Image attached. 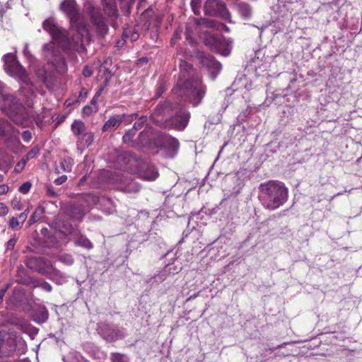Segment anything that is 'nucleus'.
<instances>
[{
    "label": "nucleus",
    "instance_id": "52",
    "mask_svg": "<svg viewBox=\"0 0 362 362\" xmlns=\"http://www.w3.org/2000/svg\"><path fill=\"white\" fill-rule=\"evenodd\" d=\"M37 310L40 314V317H48L49 313L47 309L42 305H37Z\"/></svg>",
    "mask_w": 362,
    "mask_h": 362
},
{
    "label": "nucleus",
    "instance_id": "39",
    "mask_svg": "<svg viewBox=\"0 0 362 362\" xmlns=\"http://www.w3.org/2000/svg\"><path fill=\"white\" fill-rule=\"evenodd\" d=\"M71 212L72 217L78 220H81L84 216L83 211L80 207H73Z\"/></svg>",
    "mask_w": 362,
    "mask_h": 362
},
{
    "label": "nucleus",
    "instance_id": "45",
    "mask_svg": "<svg viewBox=\"0 0 362 362\" xmlns=\"http://www.w3.org/2000/svg\"><path fill=\"white\" fill-rule=\"evenodd\" d=\"M28 159L25 157L23 158L21 160H20L15 166L14 170L17 173H21L24 168L26 163L28 162Z\"/></svg>",
    "mask_w": 362,
    "mask_h": 362
},
{
    "label": "nucleus",
    "instance_id": "23",
    "mask_svg": "<svg viewBox=\"0 0 362 362\" xmlns=\"http://www.w3.org/2000/svg\"><path fill=\"white\" fill-rule=\"evenodd\" d=\"M25 221V214H20L17 216H12L8 222V227L13 230L18 229L23 226Z\"/></svg>",
    "mask_w": 362,
    "mask_h": 362
},
{
    "label": "nucleus",
    "instance_id": "4",
    "mask_svg": "<svg viewBox=\"0 0 362 362\" xmlns=\"http://www.w3.org/2000/svg\"><path fill=\"white\" fill-rule=\"evenodd\" d=\"M24 263L33 272L40 274L49 275L52 280H54L53 276H61L60 272L53 267L51 262L43 257L27 256Z\"/></svg>",
    "mask_w": 362,
    "mask_h": 362
},
{
    "label": "nucleus",
    "instance_id": "35",
    "mask_svg": "<svg viewBox=\"0 0 362 362\" xmlns=\"http://www.w3.org/2000/svg\"><path fill=\"white\" fill-rule=\"evenodd\" d=\"M122 35L124 38H129L132 42L136 41L139 37L137 31L130 29L124 30Z\"/></svg>",
    "mask_w": 362,
    "mask_h": 362
},
{
    "label": "nucleus",
    "instance_id": "28",
    "mask_svg": "<svg viewBox=\"0 0 362 362\" xmlns=\"http://www.w3.org/2000/svg\"><path fill=\"white\" fill-rule=\"evenodd\" d=\"M45 214V208L42 206H38L31 215L29 219V225L31 226L37 222Z\"/></svg>",
    "mask_w": 362,
    "mask_h": 362
},
{
    "label": "nucleus",
    "instance_id": "58",
    "mask_svg": "<svg viewBox=\"0 0 362 362\" xmlns=\"http://www.w3.org/2000/svg\"><path fill=\"white\" fill-rule=\"evenodd\" d=\"M8 191V187L5 185H0V195L5 194Z\"/></svg>",
    "mask_w": 362,
    "mask_h": 362
},
{
    "label": "nucleus",
    "instance_id": "24",
    "mask_svg": "<svg viewBox=\"0 0 362 362\" xmlns=\"http://www.w3.org/2000/svg\"><path fill=\"white\" fill-rule=\"evenodd\" d=\"M71 131L78 139L86 133L85 124L81 120H74L71 124Z\"/></svg>",
    "mask_w": 362,
    "mask_h": 362
},
{
    "label": "nucleus",
    "instance_id": "12",
    "mask_svg": "<svg viewBox=\"0 0 362 362\" xmlns=\"http://www.w3.org/2000/svg\"><path fill=\"white\" fill-rule=\"evenodd\" d=\"M42 28L56 41L62 42L66 37V31L59 28L53 18H49L44 21Z\"/></svg>",
    "mask_w": 362,
    "mask_h": 362
},
{
    "label": "nucleus",
    "instance_id": "13",
    "mask_svg": "<svg viewBox=\"0 0 362 362\" xmlns=\"http://www.w3.org/2000/svg\"><path fill=\"white\" fill-rule=\"evenodd\" d=\"M9 323L15 325L17 329L28 334L34 339L38 333V329L30 325L25 318H11Z\"/></svg>",
    "mask_w": 362,
    "mask_h": 362
},
{
    "label": "nucleus",
    "instance_id": "25",
    "mask_svg": "<svg viewBox=\"0 0 362 362\" xmlns=\"http://www.w3.org/2000/svg\"><path fill=\"white\" fill-rule=\"evenodd\" d=\"M103 9L110 16H114L117 14V7L115 0H101Z\"/></svg>",
    "mask_w": 362,
    "mask_h": 362
},
{
    "label": "nucleus",
    "instance_id": "31",
    "mask_svg": "<svg viewBox=\"0 0 362 362\" xmlns=\"http://www.w3.org/2000/svg\"><path fill=\"white\" fill-rule=\"evenodd\" d=\"M142 177L146 180H155L158 177V173L154 168H150L142 175Z\"/></svg>",
    "mask_w": 362,
    "mask_h": 362
},
{
    "label": "nucleus",
    "instance_id": "27",
    "mask_svg": "<svg viewBox=\"0 0 362 362\" xmlns=\"http://www.w3.org/2000/svg\"><path fill=\"white\" fill-rule=\"evenodd\" d=\"M64 362H87L86 360L78 352L70 351L63 356Z\"/></svg>",
    "mask_w": 362,
    "mask_h": 362
},
{
    "label": "nucleus",
    "instance_id": "43",
    "mask_svg": "<svg viewBox=\"0 0 362 362\" xmlns=\"http://www.w3.org/2000/svg\"><path fill=\"white\" fill-rule=\"evenodd\" d=\"M136 134V132L135 130H134L133 129H129L124 136H123V141L124 143H129L130 141H132V139L133 137Z\"/></svg>",
    "mask_w": 362,
    "mask_h": 362
},
{
    "label": "nucleus",
    "instance_id": "7",
    "mask_svg": "<svg viewBox=\"0 0 362 362\" xmlns=\"http://www.w3.org/2000/svg\"><path fill=\"white\" fill-rule=\"evenodd\" d=\"M204 13L209 16H218L232 23L231 14L221 0H206L204 6Z\"/></svg>",
    "mask_w": 362,
    "mask_h": 362
},
{
    "label": "nucleus",
    "instance_id": "30",
    "mask_svg": "<svg viewBox=\"0 0 362 362\" xmlns=\"http://www.w3.org/2000/svg\"><path fill=\"white\" fill-rule=\"evenodd\" d=\"M209 27L216 28L218 30H224L226 33L230 32V28L223 23L218 22L216 21H210L209 22Z\"/></svg>",
    "mask_w": 362,
    "mask_h": 362
},
{
    "label": "nucleus",
    "instance_id": "5",
    "mask_svg": "<svg viewBox=\"0 0 362 362\" xmlns=\"http://www.w3.org/2000/svg\"><path fill=\"white\" fill-rule=\"evenodd\" d=\"M188 92V101L196 107L199 105L206 92V87L204 85L199 76L192 80H186L183 83V88L180 91Z\"/></svg>",
    "mask_w": 362,
    "mask_h": 362
},
{
    "label": "nucleus",
    "instance_id": "51",
    "mask_svg": "<svg viewBox=\"0 0 362 362\" xmlns=\"http://www.w3.org/2000/svg\"><path fill=\"white\" fill-rule=\"evenodd\" d=\"M8 211V207L5 204L0 202V217L7 215Z\"/></svg>",
    "mask_w": 362,
    "mask_h": 362
},
{
    "label": "nucleus",
    "instance_id": "59",
    "mask_svg": "<svg viewBox=\"0 0 362 362\" xmlns=\"http://www.w3.org/2000/svg\"><path fill=\"white\" fill-rule=\"evenodd\" d=\"M98 98L97 95H94L93 98H92V100H90V104L93 105L94 106V107H98V105H97V103H98Z\"/></svg>",
    "mask_w": 362,
    "mask_h": 362
},
{
    "label": "nucleus",
    "instance_id": "10",
    "mask_svg": "<svg viewBox=\"0 0 362 362\" xmlns=\"http://www.w3.org/2000/svg\"><path fill=\"white\" fill-rule=\"evenodd\" d=\"M189 118V112L181 109L176 112L175 116L168 119L165 127L177 131H183L187 126Z\"/></svg>",
    "mask_w": 362,
    "mask_h": 362
},
{
    "label": "nucleus",
    "instance_id": "40",
    "mask_svg": "<svg viewBox=\"0 0 362 362\" xmlns=\"http://www.w3.org/2000/svg\"><path fill=\"white\" fill-rule=\"evenodd\" d=\"M40 147L38 146H35L31 148V150L27 153V155L25 157L28 160L32 159L40 153Z\"/></svg>",
    "mask_w": 362,
    "mask_h": 362
},
{
    "label": "nucleus",
    "instance_id": "6",
    "mask_svg": "<svg viewBox=\"0 0 362 362\" xmlns=\"http://www.w3.org/2000/svg\"><path fill=\"white\" fill-rule=\"evenodd\" d=\"M84 7L92 24L96 29L97 33L101 37H104L109 29L100 6L93 1L85 2Z\"/></svg>",
    "mask_w": 362,
    "mask_h": 362
},
{
    "label": "nucleus",
    "instance_id": "48",
    "mask_svg": "<svg viewBox=\"0 0 362 362\" xmlns=\"http://www.w3.org/2000/svg\"><path fill=\"white\" fill-rule=\"evenodd\" d=\"M88 96V90L85 88H82L79 92V95L78 99L76 100L77 103H80L81 100L86 98Z\"/></svg>",
    "mask_w": 362,
    "mask_h": 362
},
{
    "label": "nucleus",
    "instance_id": "53",
    "mask_svg": "<svg viewBox=\"0 0 362 362\" xmlns=\"http://www.w3.org/2000/svg\"><path fill=\"white\" fill-rule=\"evenodd\" d=\"M47 195L49 197H55L57 196L53 186L51 185L47 186Z\"/></svg>",
    "mask_w": 362,
    "mask_h": 362
},
{
    "label": "nucleus",
    "instance_id": "50",
    "mask_svg": "<svg viewBox=\"0 0 362 362\" xmlns=\"http://www.w3.org/2000/svg\"><path fill=\"white\" fill-rule=\"evenodd\" d=\"M11 205L14 209L21 210L22 209V203L18 198H14L11 202Z\"/></svg>",
    "mask_w": 362,
    "mask_h": 362
},
{
    "label": "nucleus",
    "instance_id": "33",
    "mask_svg": "<svg viewBox=\"0 0 362 362\" xmlns=\"http://www.w3.org/2000/svg\"><path fill=\"white\" fill-rule=\"evenodd\" d=\"M121 118V124L124 122L126 124H131L134 119H137L139 115L137 113H132L129 115L122 114L119 115Z\"/></svg>",
    "mask_w": 362,
    "mask_h": 362
},
{
    "label": "nucleus",
    "instance_id": "32",
    "mask_svg": "<svg viewBox=\"0 0 362 362\" xmlns=\"http://www.w3.org/2000/svg\"><path fill=\"white\" fill-rule=\"evenodd\" d=\"M76 244L78 246L85 247L86 249L93 248V245L92 243L85 236H81L76 242Z\"/></svg>",
    "mask_w": 362,
    "mask_h": 362
},
{
    "label": "nucleus",
    "instance_id": "1",
    "mask_svg": "<svg viewBox=\"0 0 362 362\" xmlns=\"http://www.w3.org/2000/svg\"><path fill=\"white\" fill-rule=\"evenodd\" d=\"M259 199L264 209L274 211L283 206L288 198V190L278 180H269L261 183Z\"/></svg>",
    "mask_w": 362,
    "mask_h": 362
},
{
    "label": "nucleus",
    "instance_id": "17",
    "mask_svg": "<svg viewBox=\"0 0 362 362\" xmlns=\"http://www.w3.org/2000/svg\"><path fill=\"white\" fill-rule=\"evenodd\" d=\"M27 87H21L20 92L24 96V103L28 107H32L33 105V100L36 97L34 90V85L31 81V84H26Z\"/></svg>",
    "mask_w": 362,
    "mask_h": 362
},
{
    "label": "nucleus",
    "instance_id": "19",
    "mask_svg": "<svg viewBox=\"0 0 362 362\" xmlns=\"http://www.w3.org/2000/svg\"><path fill=\"white\" fill-rule=\"evenodd\" d=\"M121 118L119 115L111 116L102 127L103 132H108L115 129L121 124Z\"/></svg>",
    "mask_w": 362,
    "mask_h": 362
},
{
    "label": "nucleus",
    "instance_id": "60",
    "mask_svg": "<svg viewBox=\"0 0 362 362\" xmlns=\"http://www.w3.org/2000/svg\"><path fill=\"white\" fill-rule=\"evenodd\" d=\"M62 64V73H65L67 71V65L64 59H62L61 62Z\"/></svg>",
    "mask_w": 362,
    "mask_h": 362
},
{
    "label": "nucleus",
    "instance_id": "3",
    "mask_svg": "<svg viewBox=\"0 0 362 362\" xmlns=\"http://www.w3.org/2000/svg\"><path fill=\"white\" fill-rule=\"evenodd\" d=\"M3 62L4 69L7 74L25 84H31L28 71L19 62L16 54L13 53L4 54Z\"/></svg>",
    "mask_w": 362,
    "mask_h": 362
},
{
    "label": "nucleus",
    "instance_id": "15",
    "mask_svg": "<svg viewBox=\"0 0 362 362\" xmlns=\"http://www.w3.org/2000/svg\"><path fill=\"white\" fill-rule=\"evenodd\" d=\"M158 138L159 141L160 142L161 147L168 149L175 153L177 152L180 148V143L176 138L163 133H160L158 135Z\"/></svg>",
    "mask_w": 362,
    "mask_h": 362
},
{
    "label": "nucleus",
    "instance_id": "21",
    "mask_svg": "<svg viewBox=\"0 0 362 362\" xmlns=\"http://www.w3.org/2000/svg\"><path fill=\"white\" fill-rule=\"evenodd\" d=\"M4 101L8 107L14 111H20L22 105L19 100L13 95H6L4 96Z\"/></svg>",
    "mask_w": 362,
    "mask_h": 362
},
{
    "label": "nucleus",
    "instance_id": "56",
    "mask_svg": "<svg viewBox=\"0 0 362 362\" xmlns=\"http://www.w3.org/2000/svg\"><path fill=\"white\" fill-rule=\"evenodd\" d=\"M165 88L163 86H158L156 90L155 98L158 99L164 93Z\"/></svg>",
    "mask_w": 362,
    "mask_h": 362
},
{
    "label": "nucleus",
    "instance_id": "9",
    "mask_svg": "<svg viewBox=\"0 0 362 362\" xmlns=\"http://www.w3.org/2000/svg\"><path fill=\"white\" fill-rule=\"evenodd\" d=\"M59 9L69 19L71 25H76L77 32L81 30H86V26L78 25L79 7L76 0H63L59 5Z\"/></svg>",
    "mask_w": 362,
    "mask_h": 362
},
{
    "label": "nucleus",
    "instance_id": "2",
    "mask_svg": "<svg viewBox=\"0 0 362 362\" xmlns=\"http://www.w3.org/2000/svg\"><path fill=\"white\" fill-rule=\"evenodd\" d=\"M27 346L22 338L6 330L0 331V356L9 357L25 353Z\"/></svg>",
    "mask_w": 362,
    "mask_h": 362
},
{
    "label": "nucleus",
    "instance_id": "8",
    "mask_svg": "<svg viewBox=\"0 0 362 362\" xmlns=\"http://www.w3.org/2000/svg\"><path fill=\"white\" fill-rule=\"evenodd\" d=\"M98 333L107 342H112L124 337V329L107 323L106 321L100 322L97 327Z\"/></svg>",
    "mask_w": 362,
    "mask_h": 362
},
{
    "label": "nucleus",
    "instance_id": "63",
    "mask_svg": "<svg viewBox=\"0 0 362 362\" xmlns=\"http://www.w3.org/2000/svg\"><path fill=\"white\" fill-rule=\"evenodd\" d=\"M49 232L48 229L47 228H43L42 230H41V233L42 235H46L47 233Z\"/></svg>",
    "mask_w": 362,
    "mask_h": 362
},
{
    "label": "nucleus",
    "instance_id": "64",
    "mask_svg": "<svg viewBox=\"0 0 362 362\" xmlns=\"http://www.w3.org/2000/svg\"><path fill=\"white\" fill-rule=\"evenodd\" d=\"M139 61L141 62L147 63L148 59L146 57H143V58L139 59Z\"/></svg>",
    "mask_w": 362,
    "mask_h": 362
},
{
    "label": "nucleus",
    "instance_id": "34",
    "mask_svg": "<svg viewBox=\"0 0 362 362\" xmlns=\"http://www.w3.org/2000/svg\"><path fill=\"white\" fill-rule=\"evenodd\" d=\"M23 298V293L19 290H15L10 300L16 305H20Z\"/></svg>",
    "mask_w": 362,
    "mask_h": 362
},
{
    "label": "nucleus",
    "instance_id": "16",
    "mask_svg": "<svg viewBox=\"0 0 362 362\" xmlns=\"http://www.w3.org/2000/svg\"><path fill=\"white\" fill-rule=\"evenodd\" d=\"M17 281L23 285L31 286L33 288H41L46 292H51L52 291V287L48 282L45 281H40L35 277H21Z\"/></svg>",
    "mask_w": 362,
    "mask_h": 362
},
{
    "label": "nucleus",
    "instance_id": "42",
    "mask_svg": "<svg viewBox=\"0 0 362 362\" xmlns=\"http://www.w3.org/2000/svg\"><path fill=\"white\" fill-rule=\"evenodd\" d=\"M81 138L85 141L86 145L89 146L94 140V134L92 132L85 133Z\"/></svg>",
    "mask_w": 362,
    "mask_h": 362
},
{
    "label": "nucleus",
    "instance_id": "54",
    "mask_svg": "<svg viewBox=\"0 0 362 362\" xmlns=\"http://www.w3.org/2000/svg\"><path fill=\"white\" fill-rule=\"evenodd\" d=\"M199 4H200V2L199 0H192V1H191L193 11L197 15L199 14L198 9L199 8Z\"/></svg>",
    "mask_w": 362,
    "mask_h": 362
},
{
    "label": "nucleus",
    "instance_id": "36",
    "mask_svg": "<svg viewBox=\"0 0 362 362\" xmlns=\"http://www.w3.org/2000/svg\"><path fill=\"white\" fill-rule=\"evenodd\" d=\"M147 121L148 117L146 116L138 117V120L134 122L132 129L136 132L138 130L141 129L145 124H146Z\"/></svg>",
    "mask_w": 362,
    "mask_h": 362
},
{
    "label": "nucleus",
    "instance_id": "49",
    "mask_svg": "<svg viewBox=\"0 0 362 362\" xmlns=\"http://www.w3.org/2000/svg\"><path fill=\"white\" fill-rule=\"evenodd\" d=\"M33 138V134L30 131L25 130L22 133V139L25 142H29Z\"/></svg>",
    "mask_w": 362,
    "mask_h": 362
},
{
    "label": "nucleus",
    "instance_id": "38",
    "mask_svg": "<svg viewBox=\"0 0 362 362\" xmlns=\"http://www.w3.org/2000/svg\"><path fill=\"white\" fill-rule=\"evenodd\" d=\"M18 240V236L14 234L6 244V250H13L16 243Z\"/></svg>",
    "mask_w": 362,
    "mask_h": 362
},
{
    "label": "nucleus",
    "instance_id": "41",
    "mask_svg": "<svg viewBox=\"0 0 362 362\" xmlns=\"http://www.w3.org/2000/svg\"><path fill=\"white\" fill-rule=\"evenodd\" d=\"M31 187H32V184L30 182H25L24 183H23L18 188V191L23 194H26L29 192V191L31 189Z\"/></svg>",
    "mask_w": 362,
    "mask_h": 362
},
{
    "label": "nucleus",
    "instance_id": "29",
    "mask_svg": "<svg viewBox=\"0 0 362 362\" xmlns=\"http://www.w3.org/2000/svg\"><path fill=\"white\" fill-rule=\"evenodd\" d=\"M74 163V160L71 157H67L61 161L60 165L63 171L71 172Z\"/></svg>",
    "mask_w": 362,
    "mask_h": 362
},
{
    "label": "nucleus",
    "instance_id": "62",
    "mask_svg": "<svg viewBox=\"0 0 362 362\" xmlns=\"http://www.w3.org/2000/svg\"><path fill=\"white\" fill-rule=\"evenodd\" d=\"M182 270V267H175L172 272L173 274H177Z\"/></svg>",
    "mask_w": 362,
    "mask_h": 362
},
{
    "label": "nucleus",
    "instance_id": "57",
    "mask_svg": "<svg viewBox=\"0 0 362 362\" xmlns=\"http://www.w3.org/2000/svg\"><path fill=\"white\" fill-rule=\"evenodd\" d=\"M107 83H108V79L105 78V80L104 81V86L103 87L100 88L98 90V91L95 93V95H97L98 97H100L104 90V88L107 85Z\"/></svg>",
    "mask_w": 362,
    "mask_h": 362
},
{
    "label": "nucleus",
    "instance_id": "44",
    "mask_svg": "<svg viewBox=\"0 0 362 362\" xmlns=\"http://www.w3.org/2000/svg\"><path fill=\"white\" fill-rule=\"evenodd\" d=\"M98 111V107H93L90 105H86L82 109V114L86 116H90L93 112Z\"/></svg>",
    "mask_w": 362,
    "mask_h": 362
},
{
    "label": "nucleus",
    "instance_id": "26",
    "mask_svg": "<svg viewBox=\"0 0 362 362\" xmlns=\"http://www.w3.org/2000/svg\"><path fill=\"white\" fill-rule=\"evenodd\" d=\"M36 76L47 87L52 84L50 74L47 72L45 68L42 67L38 69L36 71Z\"/></svg>",
    "mask_w": 362,
    "mask_h": 362
},
{
    "label": "nucleus",
    "instance_id": "47",
    "mask_svg": "<svg viewBox=\"0 0 362 362\" xmlns=\"http://www.w3.org/2000/svg\"><path fill=\"white\" fill-rule=\"evenodd\" d=\"M93 69L90 66L86 65L83 67L82 74L84 77H90L93 75Z\"/></svg>",
    "mask_w": 362,
    "mask_h": 362
},
{
    "label": "nucleus",
    "instance_id": "37",
    "mask_svg": "<svg viewBox=\"0 0 362 362\" xmlns=\"http://www.w3.org/2000/svg\"><path fill=\"white\" fill-rule=\"evenodd\" d=\"M110 360L112 362H128L129 358L124 354L119 353H112L110 356Z\"/></svg>",
    "mask_w": 362,
    "mask_h": 362
},
{
    "label": "nucleus",
    "instance_id": "55",
    "mask_svg": "<svg viewBox=\"0 0 362 362\" xmlns=\"http://www.w3.org/2000/svg\"><path fill=\"white\" fill-rule=\"evenodd\" d=\"M67 180V176L65 175H63L59 177H57V179L54 180V182L57 185H62L63 183H64Z\"/></svg>",
    "mask_w": 362,
    "mask_h": 362
},
{
    "label": "nucleus",
    "instance_id": "22",
    "mask_svg": "<svg viewBox=\"0 0 362 362\" xmlns=\"http://www.w3.org/2000/svg\"><path fill=\"white\" fill-rule=\"evenodd\" d=\"M235 6L243 19H249L252 16V8L247 3L239 2Z\"/></svg>",
    "mask_w": 362,
    "mask_h": 362
},
{
    "label": "nucleus",
    "instance_id": "46",
    "mask_svg": "<svg viewBox=\"0 0 362 362\" xmlns=\"http://www.w3.org/2000/svg\"><path fill=\"white\" fill-rule=\"evenodd\" d=\"M60 261L66 263V264H71L74 263V259L70 255H63L60 257Z\"/></svg>",
    "mask_w": 362,
    "mask_h": 362
},
{
    "label": "nucleus",
    "instance_id": "61",
    "mask_svg": "<svg viewBox=\"0 0 362 362\" xmlns=\"http://www.w3.org/2000/svg\"><path fill=\"white\" fill-rule=\"evenodd\" d=\"M35 320L40 324L44 323L46 321L47 318H34Z\"/></svg>",
    "mask_w": 362,
    "mask_h": 362
},
{
    "label": "nucleus",
    "instance_id": "11",
    "mask_svg": "<svg viewBox=\"0 0 362 362\" xmlns=\"http://www.w3.org/2000/svg\"><path fill=\"white\" fill-rule=\"evenodd\" d=\"M172 109V105L169 102L159 103L153 110V112L150 116L152 122L158 126H163L166 124L167 116Z\"/></svg>",
    "mask_w": 362,
    "mask_h": 362
},
{
    "label": "nucleus",
    "instance_id": "20",
    "mask_svg": "<svg viewBox=\"0 0 362 362\" xmlns=\"http://www.w3.org/2000/svg\"><path fill=\"white\" fill-rule=\"evenodd\" d=\"M204 43L209 48L216 49L220 47L221 42L220 37L218 36L207 33L205 34Z\"/></svg>",
    "mask_w": 362,
    "mask_h": 362
},
{
    "label": "nucleus",
    "instance_id": "18",
    "mask_svg": "<svg viewBox=\"0 0 362 362\" xmlns=\"http://www.w3.org/2000/svg\"><path fill=\"white\" fill-rule=\"evenodd\" d=\"M180 69L182 76L186 78L185 81L192 80L194 78H196L197 76H199L195 73L193 66L186 61H180Z\"/></svg>",
    "mask_w": 362,
    "mask_h": 362
},
{
    "label": "nucleus",
    "instance_id": "14",
    "mask_svg": "<svg viewBox=\"0 0 362 362\" xmlns=\"http://www.w3.org/2000/svg\"><path fill=\"white\" fill-rule=\"evenodd\" d=\"M200 63L203 66L211 71L213 74H218L221 69V64L209 54H202L199 57Z\"/></svg>",
    "mask_w": 362,
    "mask_h": 362
}]
</instances>
